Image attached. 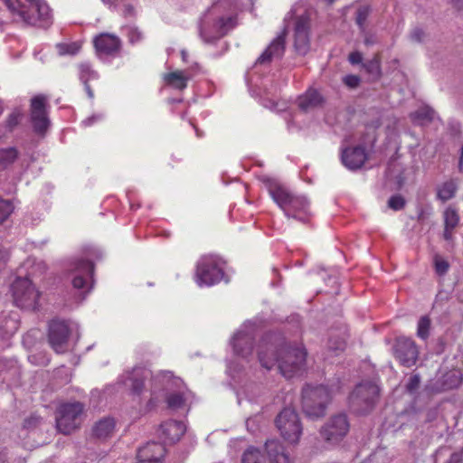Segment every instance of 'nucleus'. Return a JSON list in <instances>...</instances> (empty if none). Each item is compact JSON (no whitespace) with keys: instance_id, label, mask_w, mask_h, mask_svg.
Segmentation results:
<instances>
[{"instance_id":"19","label":"nucleus","mask_w":463,"mask_h":463,"mask_svg":"<svg viewBox=\"0 0 463 463\" xmlns=\"http://www.w3.org/2000/svg\"><path fill=\"white\" fill-rule=\"evenodd\" d=\"M165 448L160 442H147L137 451L136 463H163Z\"/></svg>"},{"instance_id":"21","label":"nucleus","mask_w":463,"mask_h":463,"mask_svg":"<svg viewBox=\"0 0 463 463\" xmlns=\"http://www.w3.org/2000/svg\"><path fill=\"white\" fill-rule=\"evenodd\" d=\"M285 52V33L279 34L258 58L256 64H268L280 59Z\"/></svg>"},{"instance_id":"51","label":"nucleus","mask_w":463,"mask_h":463,"mask_svg":"<svg viewBox=\"0 0 463 463\" xmlns=\"http://www.w3.org/2000/svg\"><path fill=\"white\" fill-rule=\"evenodd\" d=\"M446 463H463V448L459 451L452 453Z\"/></svg>"},{"instance_id":"17","label":"nucleus","mask_w":463,"mask_h":463,"mask_svg":"<svg viewBox=\"0 0 463 463\" xmlns=\"http://www.w3.org/2000/svg\"><path fill=\"white\" fill-rule=\"evenodd\" d=\"M31 120L36 133L43 134L47 130L50 120L46 111V98L44 96L38 95L32 99Z\"/></svg>"},{"instance_id":"64","label":"nucleus","mask_w":463,"mask_h":463,"mask_svg":"<svg viewBox=\"0 0 463 463\" xmlns=\"http://www.w3.org/2000/svg\"><path fill=\"white\" fill-rule=\"evenodd\" d=\"M29 359H30V361H32V362H33V359H34V355H30V356H29Z\"/></svg>"},{"instance_id":"13","label":"nucleus","mask_w":463,"mask_h":463,"mask_svg":"<svg viewBox=\"0 0 463 463\" xmlns=\"http://www.w3.org/2000/svg\"><path fill=\"white\" fill-rule=\"evenodd\" d=\"M83 411V405L78 402L61 404L56 412L58 431L68 435L78 429L82 422Z\"/></svg>"},{"instance_id":"2","label":"nucleus","mask_w":463,"mask_h":463,"mask_svg":"<svg viewBox=\"0 0 463 463\" xmlns=\"http://www.w3.org/2000/svg\"><path fill=\"white\" fill-rule=\"evenodd\" d=\"M252 5V0H220L209 8L200 22L202 39L212 43L237 24L239 11Z\"/></svg>"},{"instance_id":"49","label":"nucleus","mask_w":463,"mask_h":463,"mask_svg":"<svg viewBox=\"0 0 463 463\" xmlns=\"http://www.w3.org/2000/svg\"><path fill=\"white\" fill-rule=\"evenodd\" d=\"M436 271L439 274H445L449 269V264L446 260H436L435 261Z\"/></svg>"},{"instance_id":"26","label":"nucleus","mask_w":463,"mask_h":463,"mask_svg":"<svg viewBox=\"0 0 463 463\" xmlns=\"http://www.w3.org/2000/svg\"><path fill=\"white\" fill-rule=\"evenodd\" d=\"M190 79L191 74L186 71H175L163 76V80L167 86L178 90H184Z\"/></svg>"},{"instance_id":"20","label":"nucleus","mask_w":463,"mask_h":463,"mask_svg":"<svg viewBox=\"0 0 463 463\" xmlns=\"http://www.w3.org/2000/svg\"><path fill=\"white\" fill-rule=\"evenodd\" d=\"M185 430L186 427L183 421L170 420L160 425L157 434L165 443L172 444L178 441Z\"/></svg>"},{"instance_id":"42","label":"nucleus","mask_w":463,"mask_h":463,"mask_svg":"<svg viewBox=\"0 0 463 463\" xmlns=\"http://www.w3.org/2000/svg\"><path fill=\"white\" fill-rule=\"evenodd\" d=\"M404 205L405 200L400 194L392 196L388 201V206L394 211L402 210Z\"/></svg>"},{"instance_id":"15","label":"nucleus","mask_w":463,"mask_h":463,"mask_svg":"<svg viewBox=\"0 0 463 463\" xmlns=\"http://www.w3.org/2000/svg\"><path fill=\"white\" fill-rule=\"evenodd\" d=\"M349 421L345 414L332 416L321 427L320 436L325 442L331 446L339 444L349 431Z\"/></svg>"},{"instance_id":"40","label":"nucleus","mask_w":463,"mask_h":463,"mask_svg":"<svg viewBox=\"0 0 463 463\" xmlns=\"http://www.w3.org/2000/svg\"><path fill=\"white\" fill-rule=\"evenodd\" d=\"M370 7L368 5H362L356 11V24L362 32L365 30V23L370 14Z\"/></svg>"},{"instance_id":"9","label":"nucleus","mask_w":463,"mask_h":463,"mask_svg":"<svg viewBox=\"0 0 463 463\" xmlns=\"http://www.w3.org/2000/svg\"><path fill=\"white\" fill-rule=\"evenodd\" d=\"M223 261L217 256L205 255L197 262L195 281L200 287H210L223 278Z\"/></svg>"},{"instance_id":"45","label":"nucleus","mask_w":463,"mask_h":463,"mask_svg":"<svg viewBox=\"0 0 463 463\" xmlns=\"http://www.w3.org/2000/svg\"><path fill=\"white\" fill-rule=\"evenodd\" d=\"M366 70L373 74H379L380 72V63L377 58H374L364 64Z\"/></svg>"},{"instance_id":"4","label":"nucleus","mask_w":463,"mask_h":463,"mask_svg":"<svg viewBox=\"0 0 463 463\" xmlns=\"http://www.w3.org/2000/svg\"><path fill=\"white\" fill-rule=\"evenodd\" d=\"M267 188L269 195L288 218L306 222L310 215L309 201L304 195L291 192L284 185L268 180Z\"/></svg>"},{"instance_id":"29","label":"nucleus","mask_w":463,"mask_h":463,"mask_svg":"<svg viewBox=\"0 0 463 463\" xmlns=\"http://www.w3.org/2000/svg\"><path fill=\"white\" fill-rule=\"evenodd\" d=\"M115 420L112 418H104L99 420L93 427V434L99 439H107L112 435L115 430Z\"/></svg>"},{"instance_id":"53","label":"nucleus","mask_w":463,"mask_h":463,"mask_svg":"<svg viewBox=\"0 0 463 463\" xmlns=\"http://www.w3.org/2000/svg\"><path fill=\"white\" fill-rule=\"evenodd\" d=\"M349 61L352 64H358L362 61L363 57L362 54L359 52H354L349 54Z\"/></svg>"},{"instance_id":"8","label":"nucleus","mask_w":463,"mask_h":463,"mask_svg":"<svg viewBox=\"0 0 463 463\" xmlns=\"http://www.w3.org/2000/svg\"><path fill=\"white\" fill-rule=\"evenodd\" d=\"M378 397V385L373 382H363L356 385L349 396V406L355 413L364 414L372 411Z\"/></svg>"},{"instance_id":"46","label":"nucleus","mask_w":463,"mask_h":463,"mask_svg":"<svg viewBox=\"0 0 463 463\" xmlns=\"http://www.w3.org/2000/svg\"><path fill=\"white\" fill-rule=\"evenodd\" d=\"M343 81L346 86L355 88L359 85L360 79L355 75H347L343 79Z\"/></svg>"},{"instance_id":"63","label":"nucleus","mask_w":463,"mask_h":463,"mask_svg":"<svg viewBox=\"0 0 463 463\" xmlns=\"http://www.w3.org/2000/svg\"><path fill=\"white\" fill-rule=\"evenodd\" d=\"M0 463H5V459L1 456H0Z\"/></svg>"},{"instance_id":"27","label":"nucleus","mask_w":463,"mask_h":463,"mask_svg":"<svg viewBox=\"0 0 463 463\" xmlns=\"http://www.w3.org/2000/svg\"><path fill=\"white\" fill-rule=\"evenodd\" d=\"M79 78L84 84L85 90L89 98L93 99L94 94L88 82L90 80H97L99 78L98 72L93 70L92 66L89 62H81L78 66Z\"/></svg>"},{"instance_id":"59","label":"nucleus","mask_w":463,"mask_h":463,"mask_svg":"<svg viewBox=\"0 0 463 463\" xmlns=\"http://www.w3.org/2000/svg\"><path fill=\"white\" fill-rule=\"evenodd\" d=\"M194 130H195L196 137H199V138L203 137V133L200 129H198L195 126H194Z\"/></svg>"},{"instance_id":"12","label":"nucleus","mask_w":463,"mask_h":463,"mask_svg":"<svg viewBox=\"0 0 463 463\" xmlns=\"http://www.w3.org/2000/svg\"><path fill=\"white\" fill-rule=\"evenodd\" d=\"M14 303L20 308L34 310L38 307L40 292L27 278H17L11 286Z\"/></svg>"},{"instance_id":"33","label":"nucleus","mask_w":463,"mask_h":463,"mask_svg":"<svg viewBox=\"0 0 463 463\" xmlns=\"http://www.w3.org/2000/svg\"><path fill=\"white\" fill-rule=\"evenodd\" d=\"M18 156V152L14 147L0 149V171L12 165Z\"/></svg>"},{"instance_id":"24","label":"nucleus","mask_w":463,"mask_h":463,"mask_svg":"<svg viewBox=\"0 0 463 463\" xmlns=\"http://www.w3.org/2000/svg\"><path fill=\"white\" fill-rule=\"evenodd\" d=\"M265 449L269 463H294L290 456L286 452L283 445L276 439L266 441Z\"/></svg>"},{"instance_id":"6","label":"nucleus","mask_w":463,"mask_h":463,"mask_svg":"<svg viewBox=\"0 0 463 463\" xmlns=\"http://www.w3.org/2000/svg\"><path fill=\"white\" fill-rule=\"evenodd\" d=\"M122 378L125 379L124 384L129 387L132 394L138 399L140 413L148 412L156 404L152 395H146L148 390L146 382L152 378L151 371L144 367H136L126 373Z\"/></svg>"},{"instance_id":"47","label":"nucleus","mask_w":463,"mask_h":463,"mask_svg":"<svg viewBox=\"0 0 463 463\" xmlns=\"http://www.w3.org/2000/svg\"><path fill=\"white\" fill-rule=\"evenodd\" d=\"M128 36L129 41L134 43L141 39V33L137 28H128Z\"/></svg>"},{"instance_id":"10","label":"nucleus","mask_w":463,"mask_h":463,"mask_svg":"<svg viewBox=\"0 0 463 463\" xmlns=\"http://www.w3.org/2000/svg\"><path fill=\"white\" fill-rule=\"evenodd\" d=\"M258 326L256 320H249L241 326L231 340L234 354L246 363H250L253 358L252 343Z\"/></svg>"},{"instance_id":"61","label":"nucleus","mask_w":463,"mask_h":463,"mask_svg":"<svg viewBox=\"0 0 463 463\" xmlns=\"http://www.w3.org/2000/svg\"><path fill=\"white\" fill-rule=\"evenodd\" d=\"M181 55H182V60H183L184 61H186V60H187V56H188L187 52H186L184 50H183V51L181 52Z\"/></svg>"},{"instance_id":"37","label":"nucleus","mask_w":463,"mask_h":463,"mask_svg":"<svg viewBox=\"0 0 463 463\" xmlns=\"http://www.w3.org/2000/svg\"><path fill=\"white\" fill-rule=\"evenodd\" d=\"M430 319L429 317H421L418 321L417 335L422 340H425L430 335Z\"/></svg>"},{"instance_id":"5","label":"nucleus","mask_w":463,"mask_h":463,"mask_svg":"<svg viewBox=\"0 0 463 463\" xmlns=\"http://www.w3.org/2000/svg\"><path fill=\"white\" fill-rule=\"evenodd\" d=\"M291 20L295 52L306 55L310 50V16L303 4H296L285 21Z\"/></svg>"},{"instance_id":"44","label":"nucleus","mask_w":463,"mask_h":463,"mask_svg":"<svg viewBox=\"0 0 463 463\" xmlns=\"http://www.w3.org/2000/svg\"><path fill=\"white\" fill-rule=\"evenodd\" d=\"M420 383V378L418 374H414L410 377L408 383L406 384V390L412 393L418 390Z\"/></svg>"},{"instance_id":"35","label":"nucleus","mask_w":463,"mask_h":463,"mask_svg":"<svg viewBox=\"0 0 463 463\" xmlns=\"http://www.w3.org/2000/svg\"><path fill=\"white\" fill-rule=\"evenodd\" d=\"M187 400V396L184 392H175L168 394L166 402L171 409H179L184 406Z\"/></svg>"},{"instance_id":"14","label":"nucleus","mask_w":463,"mask_h":463,"mask_svg":"<svg viewBox=\"0 0 463 463\" xmlns=\"http://www.w3.org/2000/svg\"><path fill=\"white\" fill-rule=\"evenodd\" d=\"M276 425L280 435L287 442L297 444L299 441L302 434V425L294 409H283L276 419Z\"/></svg>"},{"instance_id":"1","label":"nucleus","mask_w":463,"mask_h":463,"mask_svg":"<svg viewBox=\"0 0 463 463\" xmlns=\"http://www.w3.org/2000/svg\"><path fill=\"white\" fill-rule=\"evenodd\" d=\"M258 360L260 365L270 370L277 366L286 378H292L303 368L307 353L300 346H289L276 335H265L258 345Z\"/></svg>"},{"instance_id":"58","label":"nucleus","mask_w":463,"mask_h":463,"mask_svg":"<svg viewBox=\"0 0 463 463\" xmlns=\"http://www.w3.org/2000/svg\"><path fill=\"white\" fill-rule=\"evenodd\" d=\"M458 170H459V172L463 173V146H462L461 151H460V156H459V161H458Z\"/></svg>"},{"instance_id":"54","label":"nucleus","mask_w":463,"mask_h":463,"mask_svg":"<svg viewBox=\"0 0 463 463\" xmlns=\"http://www.w3.org/2000/svg\"><path fill=\"white\" fill-rule=\"evenodd\" d=\"M102 118V115L99 114V115H93L86 119H84L82 121V125H84L85 127H89V126H91L93 123L97 122L98 120L101 119Z\"/></svg>"},{"instance_id":"7","label":"nucleus","mask_w":463,"mask_h":463,"mask_svg":"<svg viewBox=\"0 0 463 463\" xmlns=\"http://www.w3.org/2000/svg\"><path fill=\"white\" fill-rule=\"evenodd\" d=\"M331 398L332 393L327 387L324 385H307L302 391L304 413L312 420L323 417Z\"/></svg>"},{"instance_id":"36","label":"nucleus","mask_w":463,"mask_h":463,"mask_svg":"<svg viewBox=\"0 0 463 463\" xmlns=\"http://www.w3.org/2000/svg\"><path fill=\"white\" fill-rule=\"evenodd\" d=\"M345 347V339L344 336L335 335L333 332L330 334L327 348L329 351L337 354V352L343 351Z\"/></svg>"},{"instance_id":"43","label":"nucleus","mask_w":463,"mask_h":463,"mask_svg":"<svg viewBox=\"0 0 463 463\" xmlns=\"http://www.w3.org/2000/svg\"><path fill=\"white\" fill-rule=\"evenodd\" d=\"M22 117L23 114L19 110H14V112H12L6 120V128L9 130H12L14 127H16L19 124Z\"/></svg>"},{"instance_id":"30","label":"nucleus","mask_w":463,"mask_h":463,"mask_svg":"<svg viewBox=\"0 0 463 463\" xmlns=\"http://www.w3.org/2000/svg\"><path fill=\"white\" fill-rule=\"evenodd\" d=\"M434 114L435 112L431 108L424 106L411 113V118L415 123L424 125L433 119Z\"/></svg>"},{"instance_id":"3","label":"nucleus","mask_w":463,"mask_h":463,"mask_svg":"<svg viewBox=\"0 0 463 463\" xmlns=\"http://www.w3.org/2000/svg\"><path fill=\"white\" fill-rule=\"evenodd\" d=\"M6 8L0 7V26L13 21L46 28L52 23L49 5L44 0H3Z\"/></svg>"},{"instance_id":"57","label":"nucleus","mask_w":463,"mask_h":463,"mask_svg":"<svg viewBox=\"0 0 463 463\" xmlns=\"http://www.w3.org/2000/svg\"><path fill=\"white\" fill-rule=\"evenodd\" d=\"M228 370L232 373H237V372L241 371V368H237V366L235 365L234 363H230L228 365Z\"/></svg>"},{"instance_id":"23","label":"nucleus","mask_w":463,"mask_h":463,"mask_svg":"<svg viewBox=\"0 0 463 463\" xmlns=\"http://www.w3.org/2000/svg\"><path fill=\"white\" fill-rule=\"evenodd\" d=\"M366 160V153L364 147L355 146L346 148L342 153L343 164L351 170L360 168Z\"/></svg>"},{"instance_id":"52","label":"nucleus","mask_w":463,"mask_h":463,"mask_svg":"<svg viewBox=\"0 0 463 463\" xmlns=\"http://www.w3.org/2000/svg\"><path fill=\"white\" fill-rule=\"evenodd\" d=\"M9 256L10 255H9L8 250H0V271H2L5 269L6 263L9 260Z\"/></svg>"},{"instance_id":"11","label":"nucleus","mask_w":463,"mask_h":463,"mask_svg":"<svg viewBox=\"0 0 463 463\" xmlns=\"http://www.w3.org/2000/svg\"><path fill=\"white\" fill-rule=\"evenodd\" d=\"M93 270V263L89 260L76 259L70 264L69 275L72 287L80 290L78 295L80 301L86 298L91 288L90 281L92 279Z\"/></svg>"},{"instance_id":"48","label":"nucleus","mask_w":463,"mask_h":463,"mask_svg":"<svg viewBox=\"0 0 463 463\" xmlns=\"http://www.w3.org/2000/svg\"><path fill=\"white\" fill-rule=\"evenodd\" d=\"M410 37H411V41L416 42V43H420L423 41V39L425 37V33L421 29L415 28L411 33Z\"/></svg>"},{"instance_id":"38","label":"nucleus","mask_w":463,"mask_h":463,"mask_svg":"<svg viewBox=\"0 0 463 463\" xmlns=\"http://www.w3.org/2000/svg\"><path fill=\"white\" fill-rule=\"evenodd\" d=\"M14 208V204L10 200L0 197V224L8 219Z\"/></svg>"},{"instance_id":"22","label":"nucleus","mask_w":463,"mask_h":463,"mask_svg":"<svg viewBox=\"0 0 463 463\" xmlns=\"http://www.w3.org/2000/svg\"><path fill=\"white\" fill-rule=\"evenodd\" d=\"M94 46L99 55H114L119 51L120 40L116 35L101 33L95 38Z\"/></svg>"},{"instance_id":"16","label":"nucleus","mask_w":463,"mask_h":463,"mask_svg":"<svg viewBox=\"0 0 463 463\" xmlns=\"http://www.w3.org/2000/svg\"><path fill=\"white\" fill-rule=\"evenodd\" d=\"M71 327L66 321L52 320L49 325L48 343L57 354H64L70 349Z\"/></svg>"},{"instance_id":"50","label":"nucleus","mask_w":463,"mask_h":463,"mask_svg":"<svg viewBox=\"0 0 463 463\" xmlns=\"http://www.w3.org/2000/svg\"><path fill=\"white\" fill-rule=\"evenodd\" d=\"M432 209L431 207H421L418 210V220L420 222L425 221L429 216L431 215Z\"/></svg>"},{"instance_id":"32","label":"nucleus","mask_w":463,"mask_h":463,"mask_svg":"<svg viewBox=\"0 0 463 463\" xmlns=\"http://www.w3.org/2000/svg\"><path fill=\"white\" fill-rule=\"evenodd\" d=\"M18 329V321L14 317H5L0 322V337L5 338L14 335Z\"/></svg>"},{"instance_id":"60","label":"nucleus","mask_w":463,"mask_h":463,"mask_svg":"<svg viewBox=\"0 0 463 463\" xmlns=\"http://www.w3.org/2000/svg\"><path fill=\"white\" fill-rule=\"evenodd\" d=\"M374 43V41L372 39V37H365L364 39V43L366 45H370V44H373Z\"/></svg>"},{"instance_id":"25","label":"nucleus","mask_w":463,"mask_h":463,"mask_svg":"<svg viewBox=\"0 0 463 463\" xmlns=\"http://www.w3.org/2000/svg\"><path fill=\"white\" fill-rule=\"evenodd\" d=\"M324 102L321 94L314 89L307 90L304 94L298 98L297 103L298 108L307 112L320 107Z\"/></svg>"},{"instance_id":"55","label":"nucleus","mask_w":463,"mask_h":463,"mask_svg":"<svg viewBox=\"0 0 463 463\" xmlns=\"http://www.w3.org/2000/svg\"><path fill=\"white\" fill-rule=\"evenodd\" d=\"M37 334L38 332L36 330H32L30 332H28L23 338V342L24 345H31L32 344V341H31V338L32 337H36L37 336Z\"/></svg>"},{"instance_id":"34","label":"nucleus","mask_w":463,"mask_h":463,"mask_svg":"<svg viewBox=\"0 0 463 463\" xmlns=\"http://www.w3.org/2000/svg\"><path fill=\"white\" fill-rule=\"evenodd\" d=\"M241 463H266L261 451L253 447H249L241 457Z\"/></svg>"},{"instance_id":"28","label":"nucleus","mask_w":463,"mask_h":463,"mask_svg":"<svg viewBox=\"0 0 463 463\" xmlns=\"http://www.w3.org/2000/svg\"><path fill=\"white\" fill-rule=\"evenodd\" d=\"M443 218L445 226L443 237L446 241H450L452 239L453 230L459 222V216L456 210L448 207L443 213Z\"/></svg>"},{"instance_id":"62","label":"nucleus","mask_w":463,"mask_h":463,"mask_svg":"<svg viewBox=\"0 0 463 463\" xmlns=\"http://www.w3.org/2000/svg\"><path fill=\"white\" fill-rule=\"evenodd\" d=\"M48 362H49V361L46 359V360H44V361H43V362L39 363V364L45 365V364H48Z\"/></svg>"},{"instance_id":"18","label":"nucleus","mask_w":463,"mask_h":463,"mask_svg":"<svg viewBox=\"0 0 463 463\" xmlns=\"http://www.w3.org/2000/svg\"><path fill=\"white\" fill-rule=\"evenodd\" d=\"M395 356L406 367L414 365L418 358V349L414 341L407 337L398 338L395 345Z\"/></svg>"},{"instance_id":"31","label":"nucleus","mask_w":463,"mask_h":463,"mask_svg":"<svg viewBox=\"0 0 463 463\" xmlns=\"http://www.w3.org/2000/svg\"><path fill=\"white\" fill-rule=\"evenodd\" d=\"M457 191V184L453 180L443 183L439 188L437 197L442 202H446L454 197Z\"/></svg>"},{"instance_id":"39","label":"nucleus","mask_w":463,"mask_h":463,"mask_svg":"<svg viewBox=\"0 0 463 463\" xmlns=\"http://www.w3.org/2000/svg\"><path fill=\"white\" fill-rule=\"evenodd\" d=\"M43 423V418L38 416L37 414H31L29 417L25 418L23 423V429L28 431H33L35 429L41 427Z\"/></svg>"},{"instance_id":"41","label":"nucleus","mask_w":463,"mask_h":463,"mask_svg":"<svg viewBox=\"0 0 463 463\" xmlns=\"http://www.w3.org/2000/svg\"><path fill=\"white\" fill-rule=\"evenodd\" d=\"M80 47H81L80 43H77V42L71 43L57 44V49L61 55H65V54L74 55L80 51Z\"/></svg>"},{"instance_id":"56","label":"nucleus","mask_w":463,"mask_h":463,"mask_svg":"<svg viewBox=\"0 0 463 463\" xmlns=\"http://www.w3.org/2000/svg\"><path fill=\"white\" fill-rule=\"evenodd\" d=\"M263 106L271 110H279V109L278 108V102L271 100V99L267 100V102L264 101Z\"/></svg>"}]
</instances>
